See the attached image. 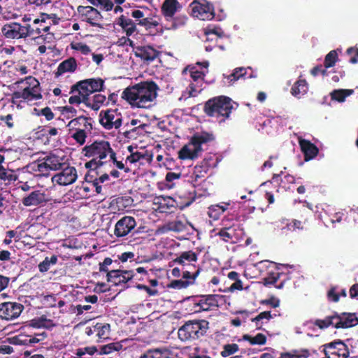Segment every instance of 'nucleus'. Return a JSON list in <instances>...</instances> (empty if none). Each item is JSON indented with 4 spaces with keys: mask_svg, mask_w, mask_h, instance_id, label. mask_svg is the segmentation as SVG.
Wrapping results in <instances>:
<instances>
[{
    "mask_svg": "<svg viewBox=\"0 0 358 358\" xmlns=\"http://www.w3.org/2000/svg\"><path fill=\"white\" fill-rule=\"evenodd\" d=\"M23 89L15 92L12 95L13 102L18 103L20 102H31L42 98L39 82L34 77H27L21 82Z\"/></svg>",
    "mask_w": 358,
    "mask_h": 358,
    "instance_id": "5",
    "label": "nucleus"
},
{
    "mask_svg": "<svg viewBox=\"0 0 358 358\" xmlns=\"http://www.w3.org/2000/svg\"><path fill=\"white\" fill-rule=\"evenodd\" d=\"M224 301V296L219 294H209L202 296L195 303L198 308L196 311H208L218 307Z\"/></svg>",
    "mask_w": 358,
    "mask_h": 358,
    "instance_id": "19",
    "label": "nucleus"
},
{
    "mask_svg": "<svg viewBox=\"0 0 358 358\" xmlns=\"http://www.w3.org/2000/svg\"><path fill=\"white\" fill-rule=\"evenodd\" d=\"M64 165L63 159L55 155L47 156L42 161L34 162L29 165V169L41 175H47L49 171L62 169Z\"/></svg>",
    "mask_w": 358,
    "mask_h": 358,
    "instance_id": "9",
    "label": "nucleus"
},
{
    "mask_svg": "<svg viewBox=\"0 0 358 358\" xmlns=\"http://www.w3.org/2000/svg\"><path fill=\"white\" fill-rule=\"evenodd\" d=\"M83 94L78 92V95H73L69 99V102L71 104H79L81 102H84L87 105V97H83Z\"/></svg>",
    "mask_w": 358,
    "mask_h": 358,
    "instance_id": "59",
    "label": "nucleus"
},
{
    "mask_svg": "<svg viewBox=\"0 0 358 358\" xmlns=\"http://www.w3.org/2000/svg\"><path fill=\"white\" fill-rule=\"evenodd\" d=\"M103 85V80L101 78H91L80 81L73 85L72 92L77 90L83 94V97H89L93 92L101 91Z\"/></svg>",
    "mask_w": 358,
    "mask_h": 358,
    "instance_id": "13",
    "label": "nucleus"
},
{
    "mask_svg": "<svg viewBox=\"0 0 358 358\" xmlns=\"http://www.w3.org/2000/svg\"><path fill=\"white\" fill-rule=\"evenodd\" d=\"M238 345L235 343L224 345L223 346V350L221 352V355L223 357H227L236 353L238 350Z\"/></svg>",
    "mask_w": 358,
    "mask_h": 358,
    "instance_id": "48",
    "label": "nucleus"
},
{
    "mask_svg": "<svg viewBox=\"0 0 358 358\" xmlns=\"http://www.w3.org/2000/svg\"><path fill=\"white\" fill-rule=\"evenodd\" d=\"M131 16L135 19L136 24L145 27L146 30L152 29L159 25V22L152 17L147 7L131 10Z\"/></svg>",
    "mask_w": 358,
    "mask_h": 358,
    "instance_id": "11",
    "label": "nucleus"
},
{
    "mask_svg": "<svg viewBox=\"0 0 358 358\" xmlns=\"http://www.w3.org/2000/svg\"><path fill=\"white\" fill-rule=\"evenodd\" d=\"M106 100L105 95L102 94H96L92 98L87 97V106L94 110H98Z\"/></svg>",
    "mask_w": 358,
    "mask_h": 358,
    "instance_id": "32",
    "label": "nucleus"
},
{
    "mask_svg": "<svg viewBox=\"0 0 358 358\" xmlns=\"http://www.w3.org/2000/svg\"><path fill=\"white\" fill-rule=\"evenodd\" d=\"M257 267L260 271H264L270 268H275V264L274 262L265 260L259 262Z\"/></svg>",
    "mask_w": 358,
    "mask_h": 358,
    "instance_id": "62",
    "label": "nucleus"
},
{
    "mask_svg": "<svg viewBox=\"0 0 358 358\" xmlns=\"http://www.w3.org/2000/svg\"><path fill=\"white\" fill-rule=\"evenodd\" d=\"M299 143L306 161L313 159L318 153L317 147L309 141L299 138Z\"/></svg>",
    "mask_w": 358,
    "mask_h": 358,
    "instance_id": "26",
    "label": "nucleus"
},
{
    "mask_svg": "<svg viewBox=\"0 0 358 358\" xmlns=\"http://www.w3.org/2000/svg\"><path fill=\"white\" fill-rule=\"evenodd\" d=\"M308 90V83L306 80L300 79L292 87L291 93L293 96L300 98L307 93Z\"/></svg>",
    "mask_w": 358,
    "mask_h": 358,
    "instance_id": "30",
    "label": "nucleus"
},
{
    "mask_svg": "<svg viewBox=\"0 0 358 358\" xmlns=\"http://www.w3.org/2000/svg\"><path fill=\"white\" fill-rule=\"evenodd\" d=\"M248 69H250V68H236L231 74L227 76L224 75V78L225 79L224 83L229 85H233L236 81L246 76Z\"/></svg>",
    "mask_w": 358,
    "mask_h": 358,
    "instance_id": "27",
    "label": "nucleus"
},
{
    "mask_svg": "<svg viewBox=\"0 0 358 358\" xmlns=\"http://www.w3.org/2000/svg\"><path fill=\"white\" fill-rule=\"evenodd\" d=\"M271 317V312L270 311H264L259 314L257 317L252 319V322H255L257 327L259 328L262 325V323L260 322L266 319L268 320Z\"/></svg>",
    "mask_w": 358,
    "mask_h": 358,
    "instance_id": "51",
    "label": "nucleus"
},
{
    "mask_svg": "<svg viewBox=\"0 0 358 358\" xmlns=\"http://www.w3.org/2000/svg\"><path fill=\"white\" fill-rule=\"evenodd\" d=\"M120 270H112L107 272V280L108 282L117 285Z\"/></svg>",
    "mask_w": 358,
    "mask_h": 358,
    "instance_id": "57",
    "label": "nucleus"
},
{
    "mask_svg": "<svg viewBox=\"0 0 358 358\" xmlns=\"http://www.w3.org/2000/svg\"><path fill=\"white\" fill-rule=\"evenodd\" d=\"M145 126L141 120L132 119L124 125L123 133L127 138H136L137 135L143 133Z\"/></svg>",
    "mask_w": 358,
    "mask_h": 358,
    "instance_id": "22",
    "label": "nucleus"
},
{
    "mask_svg": "<svg viewBox=\"0 0 358 358\" xmlns=\"http://www.w3.org/2000/svg\"><path fill=\"white\" fill-rule=\"evenodd\" d=\"M199 269H197L196 271L192 274L190 271H185L182 273V278L189 282H191V284L194 282L195 278L198 276L199 273Z\"/></svg>",
    "mask_w": 358,
    "mask_h": 358,
    "instance_id": "63",
    "label": "nucleus"
},
{
    "mask_svg": "<svg viewBox=\"0 0 358 358\" xmlns=\"http://www.w3.org/2000/svg\"><path fill=\"white\" fill-rule=\"evenodd\" d=\"M23 309L22 305L15 302H4L0 304V317L10 320L19 317Z\"/></svg>",
    "mask_w": 358,
    "mask_h": 358,
    "instance_id": "20",
    "label": "nucleus"
},
{
    "mask_svg": "<svg viewBox=\"0 0 358 358\" xmlns=\"http://www.w3.org/2000/svg\"><path fill=\"white\" fill-rule=\"evenodd\" d=\"M208 329L206 320L189 321L178 329V338L183 341L195 340L203 336Z\"/></svg>",
    "mask_w": 358,
    "mask_h": 358,
    "instance_id": "8",
    "label": "nucleus"
},
{
    "mask_svg": "<svg viewBox=\"0 0 358 358\" xmlns=\"http://www.w3.org/2000/svg\"><path fill=\"white\" fill-rule=\"evenodd\" d=\"M164 229L165 231L180 232L185 229V223L180 220H175L166 223Z\"/></svg>",
    "mask_w": 358,
    "mask_h": 358,
    "instance_id": "36",
    "label": "nucleus"
},
{
    "mask_svg": "<svg viewBox=\"0 0 358 358\" xmlns=\"http://www.w3.org/2000/svg\"><path fill=\"white\" fill-rule=\"evenodd\" d=\"M158 90L155 83L141 82L126 88L122 93V97L132 107L148 108L154 104Z\"/></svg>",
    "mask_w": 358,
    "mask_h": 358,
    "instance_id": "1",
    "label": "nucleus"
},
{
    "mask_svg": "<svg viewBox=\"0 0 358 358\" xmlns=\"http://www.w3.org/2000/svg\"><path fill=\"white\" fill-rule=\"evenodd\" d=\"M76 67L77 63L76 59L73 57H70L59 64L56 74L58 76L67 72H73L76 69Z\"/></svg>",
    "mask_w": 358,
    "mask_h": 358,
    "instance_id": "29",
    "label": "nucleus"
},
{
    "mask_svg": "<svg viewBox=\"0 0 358 358\" xmlns=\"http://www.w3.org/2000/svg\"><path fill=\"white\" fill-rule=\"evenodd\" d=\"M122 348V345L120 343H111L108 345H103L101 348V352L103 354H110L115 351H119Z\"/></svg>",
    "mask_w": 358,
    "mask_h": 358,
    "instance_id": "49",
    "label": "nucleus"
},
{
    "mask_svg": "<svg viewBox=\"0 0 358 358\" xmlns=\"http://www.w3.org/2000/svg\"><path fill=\"white\" fill-rule=\"evenodd\" d=\"M38 21H39V20L36 19L34 20V22L36 23ZM40 21L41 22V23L48 24L49 25H50V24H57L59 19L57 17V15H55V14L43 13L41 16Z\"/></svg>",
    "mask_w": 358,
    "mask_h": 358,
    "instance_id": "44",
    "label": "nucleus"
},
{
    "mask_svg": "<svg viewBox=\"0 0 358 358\" xmlns=\"http://www.w3.org/2000/svg\"><path fill=\"white\" fill-rule=\"evenodd\" d=\"M337 51L341 52L340 49L336 50L330 51L325 57L324 66L326 69L333 66L337 61L338 54Z\"/></svg>",
    "mask_w": 358,
    "mask_h": 358,
    "instance_id": "43",
    "label": "nucleus"
},
{
    "mask_svg": "<svg viewBox=\"0 0 358 358\" xmlns=\"http://www.w3.org/2000/svg\"><path fill=\"white\" fill-rule=\"evenodd\" d=\"M136 227V221L131 216H124L115 225L114 234L117 238L124 237L131 234Z\"/></svg>",
    "mask_w": 358,
    "mask_h": 358,
    "instance_id": "16",
    "label": "nucleus"
},
{
    "mask_svg": "<svg viewBox=\"0 0 358 358\" xmlns=\"http://www.w3.org/2000/svg\"><path fill=\"white\" fill-rule=\"evenodd\" d=\"M37 43H41L44 42L45 43H51L55 40V36L52 33L48 32L45 34H41L36 38Z\"/></svg>",
    "mask_w": 358,
    "mask_h": 358,
    "instance_id": "55",
    "label": "nucleus"
},
{
    "mask_svg": "<svg viewBox=\"0 0 358 358\" xmlns=\"http://www.w3.org/2000/svg\"><path fill=\"white\" fill-rule=\"evenodd\" d=\"M29 26H22L19 23L9 22L1 28L2 34L7 38L18 39L28 36Z\"/></svg>",
    "mask_w": 358,
    "mask_h": 358,
    "instance_id": "14",
    "label": "nucleus"
},
{
    "mask_svg": "<svg viewBox=\"0 0 358 358\" xmlns=\"http://www.w3.org/2000/svg\"><path fill=\"white\" fill-rule=\"evenodd\" d=\"M191 284V282L183 280H173L171 283V287L175 289L185 288Z\"/></svg>",
    "mask_w": 358,
    "mask_h": 358,
    "instance_id": "61",
    "label": "nucleus"
},
{
    "mask_svg": "<svg viewBox=\"0 0 358 358\" xmlns=\"http://www.w3.org/2000/svg\"><path fill=\"white\" fill-rule=\"evenodd\" d=\"M181 8L178 0H164L162 6V12L164 17L171 19Z\"/></svg>",
    "mask_w": 358,
    "mask_h": 358,
    "instance_id": "25",
    "label": "nucleus"
},
{
    "mask_svg": "<svg viewBox=\"0 0 358 358\" xmlns=\"http://www.w3.org/2000/svg\"><path fill=\"white\" fill-rule=\"evenodd\" d=\"M197 261V255L192 251L183 252L175 259V262L183 266L188 264L189 262H196Z\"/></svg>",
    "mask_w": 358,
    "mask_h": 358,
    "instance_id": "34",
    "label": "nucleus"
},
{
    "mask_svg": "<svg viewBox=\"0 0 358 358\" xmlns=\"http://www.w3.org/2000/svg\"><path fill=\"white\" fill-rule=\"evenodd\" d=\"M244 339L249 341L252 345H263L266 341V338L262 334H258L255 336L252 337L248 335L244 336Z\"/></svg>",
    "mask_w": 358,
    "mask_h": 358,
    "instance_id": "46",
    "label": "nucleus"
},
{
    "mask_svg": "<svg viewBox=\"0 0 358 358\" xmlns=\"http://www.w3.org/2000/svg\"><path fill=\"white\" fill-rule=\"evenodd\" d=\"M119 279L117 280V284L119 283H124L128 282L133 278V272L131 271H121L120 273H119Z\"/></svg>",
    "mask_w": 358,
    "mask_h": 358,
    "instance_id": "54",
    "label": "nucleus"
},
{
    "mask_svg": "<svg viewBox=\"0 0 358 358\" xmlns=\"http://www.w3.org/2000/svg\"><path fill=\"white\" fill-rule=\"evenodd\" d=\"M110 327L108 324H96L94 327V331L100 340H105L109 337Z\"/></svg>",
    "mask_w": 358,
    "mask_h": 358,
    "instance_id": "35",
    "label": "nucleus"
},
{
    "mask_svg": "<svg viewBox=\"0 0 358 358\" xmlns=\"http://www.w3.org/2000/svg\"><path fill=\"white\" fill-rule=\"evenodd\" d=\"M85 155L92 159L85 164L87 168L95 169L99 166L107 164L115 156V152L110 148L108 142L101 141H95L83 149Z\"/></svg>",
    "mask_w": 358,
    "mask_h": 358,
    "instance_id": "2",
    "label": "nucleus"
},
{
    "mask_svg": "<svg viewBox=\"0 0 358 358\" xmlns=\"http://www.w3.org/2000/svg\"><path fill=\"white\" fill-rule=\"evenodd\" d=\"M46 338V334L45 332H43L41 334H36L35 336H28L23 343L24 344H31L33 345L34 343H37L40 342L41 341H43Z\"/></svg>",
    "mask_w": 358,
    "mask_h": 358,
    "instance_id": "52",
    "label": "nucleus"
},
{
    "mask_svg": "<svg viewBox=\"0 0 358 358\" xmlns=\"http://www.w3.org/2000/svg\"><path fill=\"white\" fill-rule=\"evenodd\" d=\"M334 315L327 317L323 320H316L314 324L319 327L320 329L327 328L329 326H333L336 328V321H334Z\"/></svg>",
    "mask_w": 358,
    "mask_h": 358,
    "instance_id": "42",
    "label": "nucleus"
},
{
    "mask_svg": "<svg viewBox=\"0 0 358 358\" xmlns=\"http://www.w3.org/2000/svg\"><path fill=\"white\" fill-rule=\"evenodd\" d=\"M236 104L230 98L220 96L208 100L205 104V112L210 117L217 119L220 122L228 118Z\"/></svg>",
    "mask_w": 358,
    "mask_h": 358,
    "instance_id": "3",
    "label": "nucleus"
},
{
    "mask_svg": "<svg viewBox=\"0 0 358 358\" xmlns=\"http://www.w3.org/2000/svg\"><path fill=\"white\" fill-rule=\"evenodd\" d=\"M46 201L45 194L39 191H33L22 199V203L24 206H36Z\"/></svg>",
    "mask_w": 358,
    "mask_h": 358,
    "instance_id": "23",
    "label": "nucleus"
},
{
    "mask_svg": "<svg viewBox=\"0 0 358 358\" xmlns=\"http://www.w3.org/2000/svg\"><path fill=\"white\" fill-rule=\"evenodd\" d=\"M308 350H294L281 354L280 358H308Z\"/></svg>",
    "mask_w": 358,
    "mask_h": 358,
    "instance_id": "41",
    "label": "nucleus"
},
{
    "mask_svg": "<svg viewBox=\"0 0 358 358\" xmlns=\"http://www.w3.org/2000/svg\"><path fill=\"white\" fill-rule=\"evenodd\" d=\"M122 115L114 110H108L103 115L100 114L99 122L106 129H117L122 125Z\"/></svg>",
    "mask_w": 358,
    "mask_h": 358,
    "instance_id": "18",
    "label": "nucleus"
},
{
    "mask_svg": "<svg viewBox=\"0 0 358 358\" xmlns=\"http://www.w3.org/2000/svg\"><path fill=\"white\" fill-rule=\"evenodd\" d=\"M66 127L69 128V136L82 145L85 144L86 138L92 133V119L81 115L69 121Z\"/></svg>",
    "mask_w": 358,
    "mask_h": 358,
    "instance_id": "6",
    "label": "nucleus"
},
{
    "mask_svg": "<svg viewBox=\"0 0 358 358\" xmlns=\"http://www.w3.org/2000/svg\"><path fill=\"white\" fill-rule=\"evenodd\" d=\"M78 178L77 171L73 166H66L52 177V182L62 186H66L76 182Z\"/></svg>",
    "mask_w": 358,
    "mask_h": 358,
    "instance_id": "17",
    "label": "nucleus"
},
{
    "mask_svg": "<svg viewBox=\"0 0 358 358\" xmlns=\"http://www.w3.org/2000/svg\"><path fill=\"white\" fill-rule=\"evenodd\" d=\"M117 24L122 28L127 36H130L136 31V23L131 19L124 15L118 18Z\"/></svg>",
    "mask_w": 358,
    "mask_h": 358,
    "instance_id": "28",
    "label": "nucleus"
},
{
    "mask_svg": "<svg viewBox=\"0 0 358 358\" xmlns=\"http://www.w3.org/2000/svg\"><path fill=\"white\" fill-rule=\"evenodd\" d=\"M208 169L204 166L203 164L201 166H196L194 169L193 174L195 176V180L199 178L204 177L205 174L208 171Z\"/></svg>",
    "mask_w": 358,
    "mask_h": 358,
    "instance_id": "56",
    "label": "nucleus"
},
{
    "mask_svg": "<svg viewBox=\"0 0 358 358\" xmlns=\"http://www.w3.org/2000/svg\"><path fill=\"white\" fill-rule=\"evenodd\" d=\"M324 352L327 358H347L350 354L348 346L341 341L325 344Z\"/></svg>",
    "mask_w": 358,
    "mask_h": 358,
    "instance_id": "15",
    "label": "nucleus"
},
{
    "mask_svg": "<svg viewBox=\"0 0 358 358\" xmlns=\"http://www.w3.org/2000/svg\"><path fill=\"white\" fill-rule=\"evenodd\" d=\"M144 155L136 152L131 153L129 156H128L126 159V163L135 164L138 162L141 159L144 158Z\"/></svg>",
    "mask_w": 358,
    "mask_h": 358,
    "instance_id": "58",
    "label": "nucleus"
},
{
    "mask_svg": "<svg viewBox=\"0 0 358 358\" xmlns=\"http://www.w3.org/2000/svg\"><path fill=\"white\" fill-rule=\"evenodd\" d=\"M354 93L353 90H335L331 93V99L338 102H343L347 96Z\"/></svg>",
    "mask_w": 358,
    "mask_h": 358,
    "instance_id": "37",
    "label": "nucleus"
},
{
    "mask_svg": "<svg viewBox=\"0 0 358 358\" xmlns=\"http://www.w3.org/2000/svg\"><path fill=\"white\" fill-rule=\"evenodd\" d=\"M213 140V136L208 132L195 134L189 143L179 151V158L181 159H195L202 152V145Z\"/></svg>",
    "mask_w": 358,
    "mask_h": 358,
    "instance_id": "4",
    "label": "nucleus"
},
{
    "mask_svg": "<svg viewBox=\"0 0 358 358\" xmlns=\"http://www.w3.org/2000/svg\"><path fill=\"white\" fill-rule=\"evenodd\" d=\"M71 48L72 50L77 51L84 55H88L92 52L90 46L82 42H73L71 43Z\"/></svg>",
    "mask_w": 358,
    "mask_h": 358,
    "instance_id": "39",
    "label": "nucleus"
},
{
    "mask_svg": "<svg viewBox=\"0 0 358 358\" xmlns=\"http://www.w3.org/2000/svg\"><path fill=\"white\" fill-rule=\"evenodd\" d=\"M159 205L161 212L166 213V210L171 212V209L175 208V201L171 197H163L161 199Z\"/></svg>",
    "mask_w": 358,
    "mask_h": 358,
    "instance_id": "40",
    "label": "nucleus"
},
{
    "mask_svg": "<svg viewBox=\"0 0 358 358\" xmlns=\"http://www.w3.org/2000/svg\"><path fill=\"white\" fill-rule=\"evenodd\" d=\"M218 235L226 242L231 241L235 235V230L232 227H227L221 229Z\"/></svg>",
    "mask_w": 358,
    "mask_h": 358,
    "instance_id": "47",
    "label": "nucleus"
},
{
    "mask_svg": "<svg viewBox=\"0 0 358 358\" xmlns=\"http://www.w3.org/2000/svg\"><path fill=\"white\" fill-rule=\"evenodd\" d=\"M17 177L11 169H6L0 164V186L6 185L15 181Z\"/></svg>",
    "mask_w": 358,
    "mask_h": 358,
    "instance_id": "31",
    "label": "nucleus"
},
{
    "mask_svg": "<svg viewBox=\"0 0 358 358\" xmlns=\"http://www.w3.org/2000/svg\"><path fill=\"white\" fill-rule=\"evenodd\" d=\"M208 62H197L195 66H189L185 69L184 72L189 73L192 83L187 89L189 96H196L201 92L203 87V78L208 72Z\"/></svg>",
    "mask_w": 358,
    "mask_h": 358,
    "instance_id": "7",
    "label": "nucleus"
},
{
    "mask_svg": "<svg viewBox=\"0 0 358 358\" xmlns=\"http://www.w3.org/2000/svg\"><path fill=\"white\" fill-rule=\"evenodd\" d=\"M94 6L100 5L106 10H111L113 2L111 0H89Z\"/></svg>",
    "mask_w": 358,
    "mask_h": 358,
    "instance_id": "50",
    "label": "nucleus"
},
{
    "mask_svg": "<svg viewBox=\"0 0 358 358\" xmlns=\"http://www.w3.org/2000/svg\"><path fill=\"white\" fill-rule=\"evenodd\" d=\"M158 53L157 50L150 45L138 46L135 50L136 56L145 61H153L158 56Z\"/></svg>",
    "mask_w": 358,
    "mask_h": 358,
    "instance_id": "24",
    "label": "nucleus"
},
{
    "mask_svg": "<svg viewBox=\"0 0 358 358\" xmlns=\"http://www.w3.org/2000/svg\"><path fill=\"white\" fill-rule=\"evenodd\" d=\"M206 41H215L223 37L224 32L220 28H208L206 30Z\"/></svg>",
    "mask_w": 358,
    "mask_h": 358,
    "instance_id": "38",
    "label": "nucleus"
},
{
    "mask_svg": "<svg viewBox=\"0 0 358 358\" xmlns=\"http://www.w3.org/2000/svg\"><path fill=\"white\" fill-rule=\"evenodd\" d=\"M225 208L219 205L211 206L208 208V215L213 220H217L220 215L225 211Z\"/></svg>",
    "mask_w": 358,
    "mask_h": 358,
    "instance_id": "45",
    "label": "nucleus"
},
{
    "mask_svg": "<svg viewBox=\"0 0 358 358\" xmlns=\"http://www.w3.org/2000/svg\"><path fill=\"white\" fill-rule=\"evenodd\" d=\"M141 358H171V352L166 348H157L148 351Z\"/></svg>",
    "mask_w": 358,
    "mask_h": 358,
    "instance_id": "33",
    "label": "nucleus"
},
{
    "mask_svg": "<svg viewBox=\"0 0 358 358\" xmlns=\"http://www.w3.org/2000/svg\"><path fill=\"white\" fill-rule=\"evenodd\" d=\"M280 274L279 273L269 272L268 276L264 278V283L265 285H273L275 284L278 278H279Z\"/></svg>",
    "mask_w": 358,
    "mask_h": 358,
    "instance_id": "60",
    "label": "nucleus"
},
{
    "mask_svg": "<svg viewBox=\"0 0 358 358\" xmlns=\"http://www.w3.org/2000/svg\"><path fill=\"white\" fill-rule=\"evenodd\" d=\"M218 164V157L215 155H210L206 157L203 162V165L208 169L217 166Z\"/></svg>",
    "mask_w": 358,
    "mask_h": 358,
    "instance_id": "53",
    "label": "nucleus"
},
{
    "mask_svg": "<svg viewBox=\"0 0 358 358\" xmlns=\"http://www.w3.org/2000/svg\"><path fill=\"white\" fill-rule=\"evenodd\" d=\"M191 14L201 20H210L214 17V9L206 0H194L189 4Z\"/></svg>",
    "mask_w": 358,
    "mask_h": 358,
    "instance_id": "10",
    "label": "nucleus"
},
{
    "mask_svg": "<svg viewBox=\"0 0 358 358\" xmlns=\"http://www.w3.org/2000/svg\"><path fill=\"white\" fill-rule=\"evenodd\" d=\"M336 328H349L358 324V317L355 313H343L334 315Z\"/></svg>",
    "mask_w": 358,
    "mask_h": 358,
    "instance_id": "21",
    "label": "nucleus"
},
{
    "mask_svg": "<svg viewBox=\"0 0 358 358\" xmlns=\"http://www.w3.org/2000/svg\"><path fill=\"white\" fill-rule=\"evenodd\" d=\"M78 12L81 21L92 27L102 28L103 17L96 8L80 6L78 7Z\"/></svg>",
    "mask_w": 358,
    "mask_h": 358,
    "instance_id": "12",
    "label": "nucleus"
},
{
    "mask_svg": "<svg viewBox=\"0 0 358 358\" xmlns=\"http://www.w3.org/2000/svg\"><path fill=\"white\" fill-rule=\"evenodd\" d=\"M62 113L68 118H71L76 115L77 110L72 106H66L63 108Z\"/></svg>",
    "mask_w": 358,
    "mask_h": 358,
    "instance_id": "64",
    "label": "nucleus"
}]
</instances>
